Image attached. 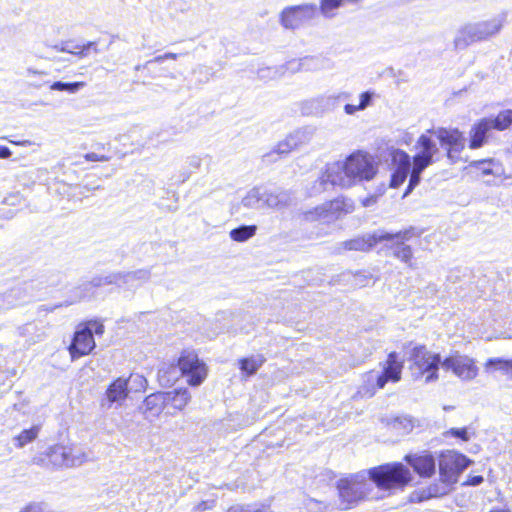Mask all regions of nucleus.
<instances>
[{
    "instance_id": "0e129e2a",
    "label": "nucleus",
    "mask_w": 512,
    "mask_h": 512,
    "mask_svg": "<svg viewBox=\"0 0 512 512\" xmlns=\"http://www.w3.org/2000/svg\"><path fill=\"white\" fill-rule=\"evenodd\" d=\"M12 309L11 306H6V301H4V293L0 294V311Z\"/></svg>"
},
{
    "instance_id": "de8ad7c7",
    "label": "nucleus",
    "mask_w": 512,
    "mask_h": 512,
    "mask_svg": "<svg viewBox=\"0 0 512 512\" xmlns=\"http://www.w3.org/2000/svg\"><path fill=\"white\" fill-rule=\"evenodd\" d=\"M119 272L109 273L107 275H101L103 286L115 285L120 288Z\"/></svg>"
},
{
    "instance_id": "58836bf2",
    "label": "nucleus",
    "mask_w": 512,
    "mask_h": 512,
    "mask_svg": "<svg viewBox=\"0 0 512 512\" xmlns=\"http://www.w3.org/2000/svg\"><path fill=\"white\" fill-rule=\"evenodd\" d=\"M178 54L176 53H172V52H167L163 55H159V56H156L155 58L151 59V60H148L147 62H145L144 64H138L135 66V71H139L141 68L143 69H150V67L156 63H162L164 62L166 59H173V60H176L178 58Z\"/></svg>"
},
{
    "instance_id": "4be33fe9",
    "label": "nucleus",
    "mask_w": 512,
    "mask_h": 512,
    "mask_svg": "<svg viewBox=\"0 0 512 512\" xmlns=\"http://www.w3.org/2000/svg\"><path fill=\"white\" fill-rule=\"evenodd\" d=\"M166 405L164 392H155L144 399L139 410L142 412L145 419L153 421L161 414Z\"/></svg>"
},
{
    "instance_id": "a211bd4d",
    "label": "nucleus",
    "mask_w": 512,
    "mask_h": 512,
    "mask_svg": "<svg viewBox=\"0 0 512 512\" xmlns=\"http://www.w3.org/2000/svg\"><path fill=\"white\" fill-rule=\"evenodd\" d=\"M353 204L350 200L344 198H335L331 201L325 202L315 209L316 214L324 221L337 219L342 213L351 212Z\"/></svg>"
},
{
    "instance_id": "49530a36",
    "label": "nucleus",
    "mask_w": 512,
    "mask_h": 512,
    "mask_svg": "<svg viewBox=\"0 0 512 512\" xmlns=\"http://www.w3.org/2000/svg\"><path fill=\"white\" fill-rule=\"evenodd\" d=\"M447 435L452 437L461 439L462 441H468L470 439V434L466 427L463 428H451L446 432Z\"/></svg>"
},
{
    "instance_id": "2eb2a0df",
    "label": "nucleus",
    "mask_w": 512,
    "mask_h": 512,
    "mask_svg": "<svg viewBox=\"0 0 512 512\" xmlns=\"http://www.w3.org/2000/svg\"><path fill=\"white\" fill-rule=\"evenodd\" d=\"M404 460L420 477L428 478L435 474L436 458L431 452L407 454Z\"/></svg>"
},
{
    "instance_id": "aec40b11",
    "label": "nucleus",
    "mask_w": 512,
    "mask_h": 512,
    "mask_svg": "<svg viewBox=\"0 0 512 512\" xmlns=\"http://www.w3.org/2000/svg\"><path fill=\"white\" fill-rule=\"evenodd\" d=\"M384 234H386L387 237L382 238L381 242H385V248L390 251L392 256L411 267V260L413 258L411 246L405 244V242L398 239V237H395L393 233L384 230Z\"/></svg>"
},
{
    "instance_id": "393cba45",
    "label": "nucleus",
    "mask_w": 512,
    "mask_h": 512,
    "mask_svg": "<svg viewBox=\"0 0 512 512\" xmlns=\"http://www.w3.org/2000/svg\"><path fill=\"white\" fill-rule=\"evenodd\" d=\"M266 362L262 354L251 355L238 360V367L245 378L254 376Z\"/></svg>"
},
{
    "instance_id": "0eeeda50",
    "label": "nucleus",
    "mask_w": 512,
    "mask_h": 512,
    "mask_svg": "<svg viewBox=\"0 0 512 512\" xmlns=\"http://www.w3.org/2000/svg\"><path fill=\"white\" fill-rule=\"evenodd\" d=\"M337 489L341 504L344 505L342 509L347 510L367 497L369 491L372 490V483L367 480L364 473H359L340 479Z\"/></svg>"
},
{
    "instance_id": "864d4df0",
    "label": "nucleus",
    "mask_w": 512,
    "mask_h": 512,
    "mask_svg": "<svg viewBox=\"0 0 512 512\" xmlns=\"http://www.w3.org/2000/svg\"><path fill=\"white\" fill-rule=\"evenodd\" d=\"M102 286H103V283H102V279H101V275H100V276L93 277L90 282L83 284L81 286V288L85 291H89L90 288H99Z\"/></svg>"
},
{
    "instance_id": "7c9ffc66",
    "label": "nucleus",
    "mask_w": 512,
    "mask_h": 512,
    "mask_svg": "<svg viewBox=\"0 0 512 512\" xmlns=\"http://www.w3.org/2000/svg\"><path fill=\"white\" fill-rule=\"evenodd\" d=\"M241 204L248 209H263V193L262 186H256L250 189L247 194L242 198Z\"/></svg>"
},
{
    "instance_id": "338daca9",
    "label": "nucleus",
    "mask_w": 512,
    "mask_h": 512,
    "mask_svg": "<svg viewBox=\"0 0 512 512\" xmlns=\"http://www.w3.org/2000/svg\"><path fill=\"white\" fill-rule=\"evenodd\" d=\"M53 48L57 51H60V52H65L68 51L69 49L67 48V46H65L64 42H61L60 44H57L55 46H53Z\"/></svg>"
},
{
    "instance_id": "f3484780",
    "label": "nucleus",
    "mask_w": 512,
    "mask_h": 512,
    "mask_svg": "<svg viewBox=\"0 0 512 512\" xmlns=\"http://www.w3.org/2000/svg\"><path fill=\"white\" fill-rule=\"evenodd\" d=\"M129 392L128 380L122 377L117 378L107 387L105 396L101 401V407L108 410L113 404L122 405Z\"/></svg>"
},
{
    "instance_id": "5701e85b",
    "label": "nucleus",
    "mask_w": 512,
    "mask_h": 512,
    "mask_svg": "<svg viewBox=\"0 0 512 512\" xmlns=\"http://www.w3.org/2000/svg\"><path fill=\"white\" fill-rule=\"evenodd\" d=\"M491 128L484 118L474 123L469 132V148L479 149L483 147L490 137Z\"/></svg>"
},
{
    "instance_id": "a878e982",
    "label": "nucleus",
    "mask_w": 512,
    "mask_h": 512,
    "mask_svg": "<svg viewBox=\"0 0 512 512\" xmlns=\"http://www.w3.org/2000/svg\"><path fill=\"white\" fill-rule=\"evenodd\" d=\"M166 404H170L175 409L182 410L190 401L191 395L187 388H178L172 391L164 392Z\"/></svg>"
},
{
    "instance_id": "ea45409f",
    "label": "nucleus",
    "mask_w": 512,
    "mask_h": 512,
    "mask_svg": "<svg viewBox=\"0 0 512 512\" xmlns=\"http://www.w3.org/2000/svg\"><path fill=\"white\" fill-rule=\"evenodd\" d=\"M127 380L128 385L131 384V388L129 389L133 390L134 392L145 391L148 385L147 379L139 374H131Z\"/></svg>"
},
{
    "instance_id": "09e8293b",
    "label": "nucleus",
    "mask_w": 512,
    "mask_h": 512,
    "mask_svg": "<svg viewBox=\"0 0 512 512\" xmlns=\"http://www.w3.org/2000/svg\"><path fill=\"white\" fill-rule=\"evenodd\" d=\"M90 50H93L95 53L99 52L96 42L89 41L86 44L81 45V49L77 52V56L86 57V56H88Z\"/></svg>"
},
{
    "instance_id": "6ab92c4d",
    "label": "nucleus",
    "mask_w": 512,
    "mask_h": 512,
    "mask_svg": "<svg viewBox=\"0 0 512 512\" xmlns=\"http://www.w3.org/2000/svg\"><path fill=\"white\" fill-rule=\"evenodd\" d=\"M264 208L282 209L288 207L293 198L289 190L279 187L262 186Z\"/></svg>"
},
{
    "instance_id": "e2e57ef3",
    "label": "nucleus",
    "mask_w": 512,
    "mask_h": 512,
    "mask_svg": "<svg viewBox=\"0 0 512 512\" xmlns=\"http://www.w3.org/2000/svg\"><path fill=\"white\" fill-rule=\"evenodd\" d=\"M18 199H19L18 195H10L4 199V203L8 204V205H15L16 200H18Z\"/></svg>"
},
{
    "instance_id": "cd10ccee",
    "label": "nucleus",
    "mask_w": 512,
    "mask_h": 512,
    "mask_svg": "<svg viewBox=\"0 0 512 512\" xmlns=\"http://www.w3.org/2000/svg\"><path fill=\"white\" fill-rule=\"evenodd\" d=\"M453 484L445 482L440 479L439 482H434L421 491V500L430 498H439L447 495L452 488Z\"/></svg>"
},
{
    "instance_id": "603ef678",
    "label": "nucleus",
    "mask_w": 512,
    "mask_h": 512,
    "mask_svg": "<svg viewBox=\"0 0 512 512\" xmlns=\"http://www.w3.org/2000/svg\"><path fill=\"white\" fill-rule=\"evenodd\" d=\"M227 512H262L254 505H235L231 506Z\"/></svg>"
},
{
    "instance_id": "ddd939ff",
    "label": "nucleus",
    "mask_w": 512,
    "mask_h": 512,
    "mask_svg": "<svg viewBox=\"0 0 512 512\" xmlns=\"http://www.w3.org/2000/svg\"><path fill=\"white\" fill-rule=\"evenodd\" d=\"M350 94L340 92L332 95H321L307 100L302 105V112L306 115H321L326 111L333 109L340 100H347Z\"/></svg>"
},
{
    "instance_id": "e433bc0d",
    "label": "nucleus",
    "mask_w": 512,
    "mask_h": 512,
    "mask_svg": "<svg viewBox=\"0 0 512 512\" xmlns=\"http://www.w3.org/2000/svg\"><path fill=\"white\" fill-rule=\"evenodd\" d=\"M344 0H320L319 10L326 18H332L334 11L343 6Z\"/></svg>"
},
{
    "instance_id": "c85d7f7f",
    "label": "nucleus",
    "mask_w": 512,
    "mask_h": 512,
    "mask_svg": "<svg viewBox=\"0 0 512 512\" xmlns=\"http://www.w3.org/2000/svg\"><path fill=\"white\" fill-rule=\"evenodd\" d=\"M391 165L393 170L408 171L410 172L413 166V158L401 149H392L390 152Z\"/></svg>"
},
{
    "instance_id": "4d7b16f0",
    "label": "nucleus",
    "mask_w": 512,
    "mask_h": 512,
    "mask_svg": "<svg viewBox=\"0 0 512 512\" xmlns=\"http://www.w3.org/2000/svg\"><path fill=\"white\" fill-rule=\"evenodd\" d=\"M64 44L69 49L66 53L77 55V52L81 49V45L76 44L73 40L65 41Z\"/></svg>"
},
{
    "instance_id": "1a4fd4ad",
    "label": "nucleus",
    "mask_w": 512,
    "mask_h": 512,
    "mask_svg": "<svg viewBox=\"0 0 512 512\" xmlns=\"http://www.w3.org/2000/svg\"><path fill=\"white\" fill-rule=\"evenodd\" d=\"M472 461L464 454L447 450L439 455V476L441 480L452 483L458 482L459 476L467 469Z\"/></svg>"
},
{
    "instance_id": "4c0bfd02",
    "label": "nucleus",
    "mask_w": 512,
    "mask_h": 512,
    "mask_svg": "<svg viewBox=\"0 0 512 512\" xmlns=\"http://www.w3.org/2000/svg\"><path fill=\"white\" fill-rule=\"evenodd\" d=\"M85 86L84 82H63V81H55L51 86V90L55 91H65L68 93H76L81 88Z\"/></svg>"
},
{
    "instance_id": "3c124183",
    "label": "nucleus",
    "mask_w": 512,
    "mask_h": 512,
    "mask_svg": "<svg viewBox=\"0 0 512 512\" xmlns=\"http://www.w3.org/2000/svg\"><path fill=\"white\" fill-rule=\"evenodd\" d=\"M373 96H374V93L370 92V91H365V92L361 93L360 94V102H359L360 109L364 110L368 106H370L373 101Z\"/></svg>"
},
{
    "instance_id": "6e6d98bb",
    "label": "nucleus",
    "mask_w": 512,
    "mask_h": 512,
    "mask_svg": "<svg viewBox=\"0 0 512 512\" xmlns=\"http://www.w3.org/2000/svg\"><path fill=\"white\" fill-rule=\"evenodd\" d=\"M85 159L87 161H100V162H105V161H108L109 160V157L105 156V155H98L94 152H90V153H87L85 154Z\"/></svg>"
},
{
    "instance_id": "f8f14e48",
    "label": "nucleus",
    "mask_w": 512,
    "mask_h": 512,
    "mask_svg": "<svg viewBox=\"0 0 512 512\" xmlns=\"http://www.w3.org/2000/svg\"><path fill=\"white\" fill-rule=\"evenodd\" d=\"M318 14L316 4H301L286 7L280 15V23L286 29H297Z\"/></svg>"
},
{
    "instance_id": "c9c22d12",
    "label": "nucleus",
    "mask_w": 512,
    "mask_h": 512,
    "mask_svg": "<svg viewBox=\"0 0 512 512\" xmlns=\"http://www.w3.org/2000/svg\"><path fill=\"white\" fill-rule=\"evenodd\" d=\"M427 167H424V166H421L419 164H416V163H413V166L410 170V173H409V182H408V186L405 190V193H404V196H407L408 194H410L416 186H418V184L420 183L421 181V174L423 173V171L426 169Z\"/></svg>"
},
{
    "instance_id": "9d476101",
    "label": "nucleus",
    "mask_w": 512,
    "mask_h": 512,
    "mask_svg": "<svg viewBox=\"0 0 512 512\" xmlns=\"http://www.w3.org/2000/svg\"><path fill=\"white\" fill-rule=\"evenodd\" d=\"M55 284L56 281H44L40 278L31 279L6 291L4 301H6V306L14 308L32 301L36 296V291Z\"/></svg>"
},
{
    "instance_id": "f03ea898",
    "label": "nucleus",
    "mask_w": 512,
    "mask_h": 512,
    "mask_svg": "<svg viewBox=\"0 0 512 512\" xmlns=\"http://www.w3.org/2000/svg\"><path fill=\"white\" fill-rule=\"evenodd\" d=\"M376 172L373 157L367 152L358 150L350 154L343 163L336 162L328 166L314 182L312 191L320 193L335 186L348 188L356 181L371 180Z\"/></svg>"
},
{
    "instance_id": "a18cd8bd",
    "label": "nucleus",
    "mask_w": 512,
    "mask_h": 512,
    "mask_svg": "<svg viewBox=\"0 0 512 512\" xmlns=\"http://www.w3.org/2000/svg\"><path fill=\"white\" fill-rule=\"evenodd\" d=\"M20 512H51L45 502H31Z\"/></svg>"
},
{
    "instance_id": "4468645a",
    "label": "nucleus",
    "mask_w": 512,
    "mask_h": 512,
    "mask_svg": "<svg viewBox=\"0 0 512 512\" xmlns=\"http://www.w3.org/2000/svg\"><path fill=\"white\" fill-rule=\"evenodd\" d=\"M433 136L428 130L419 136L415 145L418 152L413 156V163L429 167L435 162L434 156L439 152V148Z\"/></svg>"
},
{
    "instance_id": "680f3d73",
    "label": "nucleus",
    "mask_w": 512,
    "mask_h": 512,
    "mask_svg": "<svg viewBox=\"0 0 512 512\" xmlns=\"http://www.w3.org/2000/svg\"><path fill=\"white\" fill-rule=\"evenodd\" d=\"M258 77L260 79H266L270 77L271 69L270 68H262L258 70Z\"/></svg>"
},
{
    "instance_id": "f704fd0d",
    "label": "nucleus",
    "mask_w": 512,
    "mask_h": 512,
    "mask_svg": "<svg viewBox=\"0 0 512 512\" xmlns=\"http://www.w3.org/2000/svg\"><path fill=\"white\" fill-rule=\"evenodd\" d=\"M486 368L501 371L512 379V359H504L500 357L489 358L486 362Z\"/></svg>"
},
{
    "instance_id": "13d9d810",
    "label": "nucleus",
    "mask_w": 512,
    "mask_h": 512,
    "mask_svg": "<svg viewBox=\"0 0 512 512\" xmlns=\"http://www.w3.org/2000/svg\"><path fill=\"white\" fill-rule=\"evenodd\" d=\"M188 165L190 168L196 170L201 165V159L198 156H192L188 158Z\"/></svg>"
},
{
    "instance_id": "5fc2aeb1",
    "label": "nucleus",
    "mask_w": 512,
    "mask_h": 512,
    "mask_svg": "<svg viewBox=\"0 0 512 512\" xmlns=\"http://www.w3.org/2000/svg\"><path fill=\"white\" fill-rule=\"evenodd\" d=\"M484 482V478L481 475H470L468 479L463 483L467 486H479Z\"/></svg>"
},
{
    "instance_id": "412c9836",
    "label": "nucleus",
    "mask_w": 512,
    "mask_h": 512,
    "mask_svg": "<svg viewBox=\"0 0 512 512\" xmlns=\"http://www.w3.org/2000/svg\"><path fill=\"white\" fill-rule=\"evenodd\" d=\"M384 237H387L386 234H384V230L378 229L373 233L364 234L360 237L344 241L342 242V246L345 250L350 251H369L378 243H381V239Z\"/></svg>"
},
{
    "instance_id": "37998d69",
    "label": "nucleus",
    "mask_w": 512,
    "mask_h": 512,
    "mask_svg": "<svg viewBox=\"0 0 512 512\" xmlns=\"http://www.w3.org/2000/svg\"><path fill=\"white\" fill-rule=\"evenodd\" d=\"M409 173L410 172L408 171L393 170L391 175L390 186L393 188L400 187L407 179Z\"/></svg>"
},
{
    "instance_id": "c756f323",
    "label": "nucleus",
    "mask_w": 512,
    "mask_h": 512,
    "mask_svg": "<svg viewBox=\"0 0 512 512\" xmlns=\"http://www.w3.org/2000/svg\"><path fill=\"white\" fill-rule=\"evenodd\" d=\"M489 126L497 131H504L512 125V109L500 111L496 116L484 117Z\"/></svg>"
},
{
    "instance_id": "9b49d317",
    "label": "nucleus",
    "mask_w": 512,
    "mask_h": 512,
    "mask_svg": "<svg viewBox=\"0 0 512 512\" xmlns=\"http://www.w3.org/2000/svg\"><path fill=\"white\" fill-rule=\"evenodd\" d=\"M403 360L397 352H390L383 364L381 373L370 371L366 374V382H375L378 389H383L390 382H398L401 379Z\"/></svg>"
},
{
    "instance_id": "c03bdc74",
    "label": "nucleus",
    "mask_w": 512,
    "mask_h": 512,
    "mask_svg": "<svg viewBox=\"0 0 512 512\" xmlns=\"http://www.w3.org/2000/svg\"><path fill=\"white\" fill-rule=\"evenodd\" d=\"M323 60L319 57H304L300 60V67L306 70L319 69Z\"/></svg>"
},
{
    "instance_id": "8fccbe9b",
    "label": "nucleus",
    "mask_w": 512,
    "mask_h": 512,
    "mask_svg": "<svg viewBox=\"0 0 512 512\" xmlns=\"http://www.w3.org/2000/svg\"><path fill=\"white\" fill-rule=\"evenodd\" d=\"M32 463L46 468L51 467L48 451L44 454L34 456L32 458Z\"/></svg>"
},
{
    "instance_id": "473e14b6",
    "label": "nucleus",
    "mask_w": 512,
    "mask_h": 512,
    "mask_svg": "<svg viewBox=\"0 0 512 512\" xmlns=\"http://www.w3.org/2000/svg\"><path fill=\"white\" fill-rule=\"evenodd\" d=\"M40 432L39 425H33L28 429H24L13 438V443L17 448H23L25 445L34 441Z\"/></svg>"
},
{
    "instance_id": "052dcab7",
    "label": "nucleus",
    "mask_w": 512,
    "mask_h": 512,
    "mask_svg": "<svg viewBox=\"0 0 512 512\" xmlns=\"http://www.w3.org/2000/svg\"><path fill=\"white\" fill-rule=\"evenodd\" d=\"M11 155L12 152L7 146H0V159H8Z\"/></svg>"
},
{
    "instance_id": "20e7f679",
    "label": "nucleus",
    "mask_w": 512,
    "mask_h": 512,
    "mask_svg": "<svg viewBox=\"0 0 512 512\" xmlns=\"http://www.w3.org/2000/svg\"><path fill=\"white\" fill-rule=\"evenodd\" d=\"M505 20L506 16L501 14L489 20L464 25L458 30L454 38L455 49L464 50L475 42L485 41L493 37L500 32Z\"/></svg>"
},
{
    "instance_id": "79ce46f5",
    "label": "nucleus",
    "mask_w": 512,
    "mask_h": 512,
    "mask_svg": "<svg viewBox=\"0 0 512 512\" xmlns=\"http://www.w3.org/2000/svg\"><path fill=\"white\" fill-rule=\"evenodd\" d=\"M293 149H296V147L294 146V144H292V141H290V137L287 136L285 140L278 143L275 150H273L271 153L266 154L264 157L269 158L273 155V153H277L278 155H285L288 154Z\"/></svg>"
},
{
    "instance_id": "423d86ee",
    "label": "nucleus",
    "mask_w": 512,
    "mask_h": 512,
    "mask_svg": "<svg viewBox=\"0 0 512 512\" xmlns=\"http://www.w3.org/2000/svg\"><path fill=\"white\" fill-rule=\"evenodd\" d=\"M104 325L98 320H90L78 326L68 347L72 360L89 355L96 347L94 335L101 336Z\"/></svg>"
},
{
    "instance_id": "dca6fc26",
    "label": "nucleus",
    "mask_w": 512,
    "mask_h": 512,
    "mask_svg": "<svg viewBox=\"0 0 512 512\" xmlns=\"http://www.w3.org/2000/svg\"><path fill=\"white\" fill-rule=\"evenodd\" d=\"M52 468L75 467L83 462L81 455H73L72 448L63 445H54L48 449Z\"/></svg>"
},
{
    "instance_id": "f257e3e1",
    "label": "nucleus",
    "mask_w": 512,
    "mask_h": 512,
    "mask_svg": "<svg viewBox=\"0 0 512 512\" xmlns=\"http://www.w3.org/2000/svg\"><path fill=\"white\" fill-rule=\"evenodd\" d=\"M408 361L413 379L417 380L425 376V383L438 379L440 366L466 381L474 379L478 374L475 361L458 351L452 352L442 360L440 354L428 351L424 345H417L410 350Z\"/></svg>"
},
{
    "instance_id": "774afa93",
    "label": "nucleus",
    "mask_w": 512,
    "mask_h": 512,
    "mask_svg": "<svg viewBox=\"0 0 512 512\" xmlns=\"http://www.w3.org/2000/svg\"><path fill=\"white\" fill-rule=\"evenodd\" d=\"M61 306H62V304H58V305H55V306H53V307L48 308L47 306L42 305V306L40 307V309H41V310H44V311H46V312H52V311H54L56 308L61 307Z\"/></svg>"
},
{
    "instance_id": "7ed1b4c3",
    "label": "nucleus",
    "mask_w": 512,
    "mask_h": 512,
    "mask_svg": "<svg viewBox=\"0 0 512 512\" xmlns=\"http://www.w3.org/2000/svg\"><path fill=\"white\" fill-rule=\"evenodd\" d=\"M179 375L185 376L190 386L197 387L205 380L207 368L194 351L184 350L178 358L177 365L162 367L158 371L159 381L165 386L172 385Z\"/></svg>"
},
{
    "instance_id": "bf43d9fd",
    "label": "nucleus",
    "mask_w": 512,
    "mask_h": 512,
    "mask_svg": "<svg viewBox=\"0 0 512 512\" xmlns=\"http://www.w3.org/2000/svg\"><path fill=\"white\" fill-rule=\"evenodd\" d=\"M361 110L359 105L346 104L344 106V111L348 115H353L355 112Z\"/></svg>"
},
{
    "instance_id": "39448f33",
    "label": "nucleus",
    "mask_w": 512,
    "mask_h": 512,
    "mask_svg": "<svg viewBox=\"0 0 512 512\" xmlns=\"http://www.w3.org/2000/svg\"><path fill=\"white\" fill-rule=\"evenodd\" d=\"M369 480L380 490L402 489L412 481L410 470L401 462L386 463L368 470Z\"/></svg>"
},
{
    "instance_id": "2f4dec72",
    "label": "nucleus",
    "mask_w": 512,
    "mask_h": 512,
    "mask_svg": "<svg viewBox=\"0 0 512 512\" xmlns=\"http://www.w3.org/2000/svg\"><path fill=\"white\" fill-rule=\"evenodd\" d=\"M315 132H316L315 127L305 126V127L295 130L294 132L290 133L288 136L290 137V141H292V144H294V146L296 148H298L299 146L308 144L312 140Z\"/></svg>"
},
{
    "instance_id": "72a5a7b5",
    "label": "nucleus",
    "mask_w": 512,
    "mask_h": 512,
    "mask_svg": "<svg viewBox=\"0 0 512 512\" xmlns=\"http://www.w3.org/2000/svg\"><path fill=\"white\" fill-rule=\"evenodd\" d=\"M256 231V225H240L232 229L229 235L233 241L246 242L256 234Z\"/></svg>"
},
{
    "instance_id": "69168bd1",
    "label": "nucleus",
    "mask_w": 512,
    "mask_h": 512,
    "mask_svg": "<svg viewBox=\"0 0 512 512\" xmlns=\"http://www.w3.org/2000/svg\"><path fill=\"white\" fill-rule=\"evenodd\" d=\"M139 71H145L146 72V76H149L151 78H154L157 76L156 72L153 70V65L150 67V69H143L141 68Z\"/></svg>"
},
{
    "instance_id": "6e6552de",
    "label": "nucleus",
    "mask_w": 512,
    "mask_h": 512,
    "mask_svg": "<svg viewBox=\"0 0 512 512\" xmlns=\"http://www.w3.org/2000/svg\"><path fill=\"white\" fill-rule=\"evenodd\" d=\"M428 133L434 135L439 141L450 163L455 164L462 160L461 152L466 145V138L462 131L458 128L438 127L428 129Z\"/></svg>"
},
{
    "instance_id": "b1692460",
    "label": "nucleus",
    "mask_w": 512,
    "mask_h": 512,
    "mask_svg": "<svg viewBox=\"0 0 512 512\" xmlns=\"http://www.w3.org/2000/svg\"><path fill=\"white\" fill-rule=\"evenodd\" d=\"M151 276L150 269H138L129 272H119L120 288L133 290L148 281Z\"/></svg>"
},
{
    "instance_id": "a19ab883",
    "label": "nucleus",
    "mask_w": 512,
    "mask_h": 512,
    "mask_svg": "<svg viewBox=\"0 0 512 512\" xmlns=\"http://www.w3.org/2000/svg\"><path fill=\"white\" fill-rule=\"evenodd\" d=\"M423 233L422 229H419L414 226H410L407 229L398 231L396 233H393L395 237H398V239H401L403 242L409 241L413 237H420Z\"/></svg>"
},
{
    "instance_id": "bb28decb",
    "label": "nucleus",
    "mask_w": 512,
    "mask_h": 512,
    "mask_svg": "<svg viewBox=\"0 0 512 512\" xmlns=\"http://www.w3.org/2000/svg\"><path fill=\"white\" fill-rule=\"evenodd\" d=\"M469 167L480 171L482 175L499 176L502 172L500 163L494 158L471 161Z\"/></svg>"
}]
</instances>
